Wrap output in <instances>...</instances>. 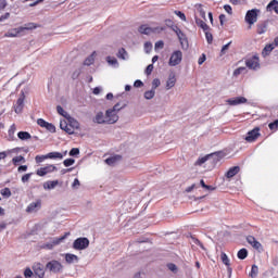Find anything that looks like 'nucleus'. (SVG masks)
Wrapping results in <instances>:
<instances>
[{
    "mask_svg": "<svg viewBox=\"0 0 278 278\" xmlns=\"http://www.w3.org/2000/svg\"><path fill=\"white\" fill-rule=\"evenodd\" d=\"M162 31H166V26L151 28L147 24H143L139 27V34H143L144 36H149L150 34H162Z\"/></svg>",
    "mask_w": 278,
    "mask_h": 278,
    "instance_id": "f257e3e1",
    "label": "nucleus"
},
{
    "mask_svg": "<svg viewBox=\"0 0 278 278\" xmlns=\"http://www.w3.org/2000/svg\"><path fill=\"white\" fill-rule=\"evenodd\" d=\"M184 60V53L180 50H176L172 53L168 65L169 66H179Z\"/></svg>",
    "mask_w": 278,
    "mask_h": 278,
    "instance_id": "f03ea898",
    "label": "nucleus"
},
{
    "mask_svg": "<svg viewBox=\"0 0 278 278\" xmlns=\"http://www.w3.org/2000/svg\"><path fill=\"white\" fill-rule=\"evenodd\" d=\"M90 247V240L88 238H77L73 243V249L76 251H84V249H88Z\"/></svg>",
    "mask_w": 278,
    "mask_h": 278,
    "instance_id": "7ed1b4c3",
    "label": "nucleus"
},
{
    "mask_svg": "<svg viewBox=\"0 0 278 278\" xmlns=\"http://www.w3.org/2000/svg\"><path fill=\"white\" fill-rule=\"evenodd\" d=\"M258 14H260V10H257V9H252L247 12L245 23H248V25H250V28L252 25H255Z\"/></svg>",
    "mask_w": 278,
    "mask_h": 278,
    "instance_id": "20e7f679",
    "label": "nucleus"
},
{
    "mask_svg": "<svg viewBox=\"0 0 278 278\" xmlns=\"http://www.w3.org/2000/svg\"><path fill=\"white\" fill-rule=\"evenodd\" d=\"M46 268L50 270V273L58 274V273H61L64 266L62 265V263H60V261L53 260L47 263Z\"/></svg>",
    "mask_w": 278,
    "mask_h": 278,
    "instance_id": "39448f33",
    "label": "nucleus"
},
{
    "mask_svg": "<svg viewBox=\"0 0 278 278\" xmlns=\"http://www.w3.org/2000/svg\"><path fill=\"white\" fill-rule=\"evenodd\" d=\"M245 66L250 68V71H257L260 68V56L253 55L250 59L245 60Z\"/></svg>",
    "mask_w": 278,
    "mask_h": 278,
    "instance_id": "423d86ee",
    "label": "nucleus"
},
{
    "mask_svg": "<svg viewBox=\"0 0 278 278\" xmlns=\"http://www.w3.org/2000/svg\"><path fill=\"white\" fill-rule=\"evenodd\" d=\"M105 121L106 125H114V123H118V114L114 112V110L109 109L105 112Z\"/></svg>",
    "mask_w": 278,
    "mask_h": 278,
    "instance_id": "0eeeda50",
    "label": "nucleus"
},
{
    "mask_svg": "<svg viewBox=\"0 0 278 278\" xmlns=\"http://www.w3.org/2000/svg\"><path fill=\"white\" fill-rule=\"evenodd\" d=\"M58 170V167L55 165H47L45 167H40L36 170V175L38 177H45L46 175H49V173H55Z\"/></svg>",
    "mask_w": 278,
    "mask_h": 278,
    "instance_id": "6e6552de",
    "label": "nucleus"
},
{
    "mask_svg": "<svg viewBox=\"0 0 278 278\" xmlns=\"http://www.w3.org/2000/svg\"><path fill=\"white\" fill-rule=\"evenodd\" d=\"M173 31H175L180 45L184 47V42L188 43V37H186V34L181 31V28L179 26L174 25L170 27Z\"/></svg>",
    "mask_w": 278,
    "mask_h": 278,
    "instance_id": "1a4fd4ad",
    "label": "nucleus"
},
{
    "mask_svg": "<svg viewBox=\"0 0 278 278\" xmlns=\"http://www.w3.org/2000/svg\"><path fill=\"white\" fill-rule=\"evenodd\" d=\"M210 157H217V161H219L220 160V153L215 152V153L206 154L205 156L199 157L195 161L194 166H203V164H205V162H207V160H210Z\"/></svg>",
    "mask_w": 278,
    "mask_h": 278,
    "instance_id": "9d476101",
    "label": "nucleus"
},
{
    "mask_svg": "<svg viewBox=\"0 0 278 278\" xmlns=\"http://www.w3.org/2000/svg\"><path fill=\"white\" fill-rule=\"evenodd\" d=\"M35 278H45V265L41 263H35L33 265Z\"/></svg>",
    "mask_w": 278,
    "mask_h": 278,
    "instance_id": "9b49d317",
    "label": "nucleus"
},
{
    "mask_svg": "<svg viewBox=\"0 0 278 278\" xmlns=\"http://www.w3.org/2000/svg\"><path fill=\"white\" fill-rule=\"evenodd\" d=\"M260 136H262L260 134V127H255L248 132L245 140H247V142H255V140H257V138H260Z\"/></svg>",
    "mask_w": 278,
    "mask_h": 278,
    "instance_id": "f8f14e48",
    "label": "nucleus"
},
{
    "mask_svg": "<svg viewBox=\"0 0 278 278\" xmlns=\"http://www.w3.org/2000/svg\"><path fill=\"white\" fill-rule=\"evenodd\" d=\"M247 242H248V244H251V247L253 249H255L256 251H258L260 253H261V251H264V247H262V243H260V241H257V239H255V237L248 236Z\"/></svg>",
    "mask_w": 278,
    "mask_h": 278,
    "instance_id": "ddd939ff",
    "label": "nucleus"
},
{
    "mask_svg": "<svg viewBox=\"0 0 278 278\" xmlns=\"http://www.w3.org/2000/svg\"><path fill=\"white\" fill-rule=\"evenodd\" d=\"M23 108H25V92H21V97L17 99L14 110L16 114H21L23 112Z\"/></svg>",
    "mask_w": 278,
    "mask_h": 278,
    "instance_id": "4468645a",
    "label": "nucleus"
},
{
    "mask_svg": "<svg viewBox=\"0 0 278 278\" xmlns=\"http://www.w3.org/2000/svg\"><path fill=\"white\" fill-rule=\"evenodd\" d=\"M40 207H42V200L38 199L35 202H31L27 207H26V212L28 214H31L34 212H38V210H40Z\"/></svg>",
    "mask_w": 278,
    "mask_h": 278,
    "instance_id": "2eb2a0df",
    "label": "nucleus"
},
{
    "mask_svg": "<svg viewBox=\"0 0 278 278\" xmlns=\"http://www.w3.org/2000/svg\"><path fill=\"white\" fill-rule=\"evenodd\" d=\"M17 36H24L23 35V28L17 27V28H12V29H9L5 34H4V37L5 38H17Z\"/></svg>",
    "mask_w": 278,
    "mask_h": 278,
    "instance_id": "dca6fc26",
    "label": "nucleus"
},
{
    "mask_svg": "<svg viewBox=\"0 0 278 278\" xmlns=\"http://www.w3.org/2000/svg\"><path fill=\"white\" fill-rule=\"evenodd\" d=\"M228 105H242V103H247V98L237 97L227 100Z\"/></svg>",
    "mask_w": 278,
    "mask_h": 278,
    "instance_id": "f3484780",
    "label": "nucleus"
},
{
    "mask_svg": "<svg viewBox=\"0 0 278 278\" xmlns=\"http://www.w3.org/2000/svg\"><path fill=\"white\" fill-rule=\"evenodd\" d=\"M220 260H222L223 264L225 266H227V270H228L229 275H231L232 268H231V263L229 261V256H227V253L222 252L220 253Z\"/></svg>",
    "mask_w": 278,
    "mask_h": 278,
    "instance_id": "a211bd4d",
    "label": "nucleus"
},
{
    "mask_svg": "<svg viewBox=\"0 0 278 278\" xmlns=\"http://www.w3.org/2000/svg\"><path fill=\"white\" fill-rule=\"evenodd\" d=\"M238 173H240V166H232L227 170L225 177L226 179H232V177H236Z\"/></svg>",
    "mask_w": 278,
    "mask_h": 278,
    "instance_id": "6ab92c4d",
    "label": "nucleus"
},
{
    "mask_svg": "<svg viewBox=\"0 0 278 278\" xmlns=\"http://www.w3.org/2000/svg\"><path fill=\"white\" fill-rule=\"evenodd\" d=\"M108 119H105V115L103 112L97 113L96 117L93 118V123H97L98 125H108Z\"/></svg>",
    "mask_w": 278,
    "mask_h": 278,
    "instance_id": "aec40b11",
    "label": "nucleus"
},
{
    "mask_svg": "<svg viewBox=\"0 0 278 278\" xmlns=\"http://www.w3.org/2000/svg\"><path fill=\"white\" fill-rule=\"evenodd\" d=\"M38 27H40V25L30 22L25 24L24 26H21V29H23V35H25V31H31L34 29H38Z\"/></svg>",
    "mask_w": 278,
    "mask_h": 278,
    "instance_id": "412c9836",
    "label": "nucleus"
},
{
    "mask_svg": "<svg viewBox=\"0 0 278 278\" xmlns=\"http://www.w3.org/2000/svg\"><path fill=\"white\" fill-rule=\"evenodd\" d=\"M175 84H177V78L175 77V74H170L166 81V90H170V88H175Z\"/></svg>",
    "mask_w": 278,
    "mask_h": 278,
    "instance_id": "4be33fe9",
    "label": "nucleus"
},
{
    "mask_svg": "<svg viewBox=\"0 0 278 278\" xmlns=\"http://www.w3.org/2000/svg\"><path fill=\"white\" fill-rule=\"evenodd\" d=\"M61 129H63V131H65L66 134H68L70 136H73V134H75L74 129L71 127L70 123L66 122H61L60 124Z\"/></svg>",
    "mask_w": 278,
    "mask_h": 278,
    "instance_id": "5701e85b",
    "label": "nucleus"
},
{
    "mask_svg": "<svg viewBox=\"0 0 278 278\" xmlns=\"http://www.w3.org/2000/svg\"><path fill=\"white\" fill-rule=\"evenodd\" d=\"M194 18H195V25H198L200 29H203V31H210V26L205 23V21L198 18L197 16Z\"/></svg>",
    "mask_w": 278,
    "mask_h": 278,
    "instance_id": "b1692460",
    "label": "nucleus"
},
{
    "mask_svg": "<svg viewBox=\"0 0 278 278\" xmlns=\"http://www.w3.org/2000/svg\"><path fill=\"white\" fill-rule=\"evenodd\" d=\"M266 10H267V12H273V10H274V12H275L276 14H278V1H277V0H271V1L267 4Z\"/></svg>",
    "mask_w": 278,
    "mask_h": 278,
    "instance_id": "393cba45",
    "label": "nucleus"
},
{
    "mask_svg": "<svg viewBox=\"0 0 278 278\" xmlns=\"http://www.w3.org/2000/svg\"><path fill=\"white\" fill-rule=\"evenodd\" d=\"M59 184H60V181H58V180H48L43 184V189L45 190H53V188H55Z\"/></svg>",
    "mask_w": 278,
    "mask_h": 278,
    "instance_id": "a878e982",
    "label": "nucleus"
},
{
    "mask_svg": "<svg viewBox=\"0 0 278 278\" xmlns=\"http://www.w3.org/2000/svg\"><path fill=\"white\" fill-rule=\"evenodd\" d=\"M121 160H123V156L121 155H114V156H111L109 159L105 160V163L109 165V166H114L115 163L117 162H121Z\"/></svg>",
    "mask_w": 278,
    "mask_h": 278,
    "instance_id": "bb28decb",
    "label": "nucleus"
},
{
    "mask_svg": "<svg viewBox=\"0 0 278 278\" xmlns=\"http://www.w3.org/2000/svg\"><path fill=\"white\" fill-rule=\"evenodd\" d=\"M65 262L67 264H73V262H79V256L75 254L67 253L65 254Z\"/></svg>",
    "mask_w": 278,
    "mask_h": 278,
    "instance_id": "cd10ccee",
    "label": "nucleus"
},
{
    "mask_svg": "<svg viewBox=\"0 0 278 278\" xmlns=\"http://www.w3.org/2000/svg\"><path fill=\"white\" fill-rule=\"evenodd\" d=\"M67 124H70V127L72 129H79V122H77V119L71 117V115L67 117Z\"/></svg>",
    "mask_w": 278,
    "mask_h": 278,
    "instance_id": "c85d7f7f",
    "label": "nucleus"
},
{
    "mask_svg": "<svg viewBox=\"0 0 278 278\" xmlns=\"http://www.w3.org/2000/svg\"><path fill=\"white\" fill-rule=\"evenodd\" d=\"M267 27H268V24H266V22L257 24V26H256V34H260V35L266 34Z\"/></svg>",
    "mask_w": 278,
    "mask_h": 278,
    "instance_id": "c756f323",
    "label": "nucleus"
},
{
    "mask_svg": "<svg viewBox=\"0 0 278 278\" xmlns=\"http://www.w3.org/2000/svg\"><path fill=\"white\" fill-rule=\"evenodd\" d=\"M48 160H62L64 155L60 152H50L47 154Z\"/></svg>",
    "mask_w": 278,
    "mask_h": 278,
    "instance_id": "7c9ffc66",
    "label": "nucleus"
},
{
    "mask_svg": "<svg viewBox=\"0 0 278 278\" xmlns=\"http://www.w3.org/2000/svg\"><path fill=\"white\" fill-rule=\"evenodd\" d=\"M237 257L238 260H247V257H249V251L244 248L239 250L237 253Z\"/></svg>",
    "mask_w": 278,
    "mask_h": 278,
    "instance_id": "2f4dec72",
    "label": "nucleus"
},
{
    "mask_svg": "<svg viewBox=\"0 0 278 278\" xmlns=\"http://www.w3.org/2000/svg\"><path fill=\"white\" fill-rule=\"evenodd\" d=\"M17 138H20V140H31V134L27 131H20L17 132Z\"/></svg>",
    "mask_w": 278,
    "mask_h": 278,
    "instance_id": "473e14b6",
    "label": "nucleus"
},
{
    "mask_svg": "<svg viewBox=\"0 0 278 278\" xmlns=\"http://www.w3.org/2000/svg\"><path fill=\"white\" fill-rule=\"evenodd\" d=\"M260 273V267L257 265H252L251 271H250V277L251 278H256Z\"/></svg>",
    "mask_w": 278,
    "mask_h": 278,
    "instance_id": "72a5a7b5",
    "label": "nucleus"
},
{
    "mask_svg": "<svg viewBox=\"0 0 278 278\" xmlns=\"http://www.w3.org/2000/svg\"><path fill=\"white\" fill-rule=\"evenodd\" d=\"M21 162L25 163V157L23 155H18L12 159V163L14 164V166H18Z\"/></svg>",
    "mask_w": 278,
    "mask_h": 278,
    "instance_id": "f704fd0d",
    "label": "nucleus"
},
{
    "mask_svg": "<svg viewBox=\"0 0 278 278\" xmlns=\"http://www.w3.org/2000/svg\"><path fill=\"white\" fill-rule=\"evenodd\" d=\"M275 47H277L275 46V42L266 45L263 50V53H265V55H268V53H270L275 49Z\"/></svg>",
    "mask_w": 278,
    "mask_h": 278,
    "instance_id": "c9c22d12",
    "label": "nucleus"
},
{
    "mask_svg": "<svg viewBox=\"0 0 278 278\" xmlns=\"http://www.w3.org/2000/svg\"><path fill=\"white\" fill-rule=\"evenodd\" d=\"M9 138H12L14 140V134H16V124H12L9 128Z\"/></svg>",
    "mask_w": 278,
    "mask_h": 278,
    "instance_id": "e433bc0d",
    "label": "nucleus"
},
{
    "mask_svg": "<svg viewBox=\"0 0 278 278\" xmlns=\"http://www.w3.org/2000/svg\"><path fill=\"white\" fill-rule=\"evenodd\" d=\"M56 112L58 114H60L61 116H63L64 118H68L71 115H68V113L66 111H64V109L60 105L56 106Z\"/></svg>",
    "mask_w": 278,
    "mask_h": 278,
    "instance_id": "4c0bfd02",
    "label": "nucleus"
},
{
    "mask_svg": "<svg viewBox=\"0 0 278 278\" xmlns=\"http://www.w3.org/2000/svg\"><path fill=\"white\" fill-rule=\"evenodd\" d=\"M204 34L208 45H212V42H214V36L212 35V33H210V30H204Z\"/></svg>",
    "mask_w": 278,
    "mask_h": 278,
    "instance_id": "58836bf2",
    "label": "nucleus"
},
{
    "mask_svg": "<svg viewBox=\"0 0 278 278\" xmlns=\"http://www.w3.org/2000/svg\"><path fill=\"white\" fill-rule=\"evenodd\" d=\"M197 11L199 12L201 18H203L204 21H207L206 16H205V10H203V5L199 4Z\"/></svg>",
    "mask_w": 278,
    "mask_h": 278,
    "instance_id": "ea45409f",
    "label": "nucleus"
},
{
    "mask_svg": "<svg viewBox=\"0 0 278 278\" xmlns=\"http://www.w3.org/2000/svg\"><path fill=\"white\" fill-rule=\"evenodd\" d=\"M85 66H91V64H94V54L88 56L85 62H84Z\"/></svg>",
    "mask_w": 278,
    "mask_h": 278,
    "instance_id": "a19ab883",
    "label": "nucleus"
},
{
    "mask_svg": "<svg viewBox=\"0 0 278 278\" xmlns=\"http://www.w3.org/2000/svg\"><path fill=\"white\" fill-rule=\"evenodd\" d=\"M153 97H155L154 89L144 92V99L151 100V99H153Z\"/></svg>",
    "mask_w": 278,
    "mask_h": 278,
    "instance_id": "79ce46f5",
    "label": "nucleus"
},
{
    "mask_svg": "<svg viewBox=\"0 0 278 278\" xmlns=\"http://www.w3.org/2000/svg\"><path fill=\"white\" fill-rule=\"evenodd\" d=\"M45 160H49L47 154L46 155H37L35 157V162L36 164H42V162H45Z\"/></svg>",
    "mask_w": 278,
    "mask_h": 278,
    "instance_id": "37998d69",
    "label": "nucleus"
},
{
    "mask_svg": "<svg viewBox=\"0 0 278 278\" xmlns=\"http://www.w3.org/2000/svg\"><path fill=\"white\" fill-rule=\"evenodd\" d=\"M270 131H277L278 129V119H275L273 123H269L268 125Z\"/></svg>",
    "mask_w": 278,
    "mask_h": 278,
    "instance_id": "c03bdc74",
    "label": "nucleus"
},
{
    "mask_svg": "<svg viewBox=\"0 0 278 278\" xmlns=\"http://www.w3.org/2000/svg\"><path fill=\"white\" fill-rule=\"evenodd\" d=\"M1 194L2 197H7V199H9V197H12V191L10 190V188H4L1 190Z\"/></svg>",
    "mask_w": 278,
    "mask_h": 278,
    "instance_id": "a18cd8bd",
    "label": "nucleus"
},
{
    "mask_svg": "<svg viewBox=\"0 0 278 278\" xmlns=\"http://www.w3.org/2000/svg\"><path fill=\"white\" fill-rule=\"evenodd\" d=\"M67 236H71L70 232H66L64 236H62L61 238H58L53 241V244L56 245V244H60V242H62L63 240H66Z\"/></svg>",
    "mask_w": 278,
    "mask_h": 278,
    "instance_id": "49530a36",
    "label": "nucleus"
},
{
    "mask_svg": "<svg viewBox=\"0 0 278 278\" xmlns=\"http://www.w3.org/2000/svg\"><path fill=\"white\" fill-rule=\"evenodd\" d=\"M46 129L48 131H50V134H55V125L51 124L48 122V124H46Z\"/></svg>",
    "mask_w": 278,
    "mask_h": 278,
    "instance_id": "de8ad7c7",
    "label": "nucleus"
},
{
    "mask_svg": "<svg viewBox=\"0 0 278 278\" xmlns=\"http://www.w3.org/2000/svg\"><path fill=\"white\" fill-rule=\"evenodd\" d=\"M244 71H247V67H239V68L235 70L233 77H238L239 75H242V73H244Z\"/></svg>",
    "mask_w": 278,
    "mask_h": 278,
    "instance_id": "09e8293b",
    "label": "nucleus"
},
{
    "mask_svg": "<svg viewBox=\"0 0 278 278\" xmlns=\"http://www.w3.org/2000/svg\"><path fill=\"white\" fill-rule=\"evenodd\" d=\"M152 49H153V45L151 43V41H147L144 43V51H146V53H151Z\"/></svg>",
    "mask_w": 278,
    "mask_h": 278,
    "instance_id": "8fccbe9b",
    "label": "nucleus"
},
{
    "mask_svg": "<svg viewBox=\"0 0 278 278\" xmlns=\"http://www.w3.org/2000/svg\"><path fill=\"white\" fill-rule=\"evenodd\" d=\"M64 166L68 167V166H73V164H75V159H66L63 161Z\"/></svg>",
    "mask_w": 278,
    "mask_h": 278,
    "instance_id": "3c124183",
    "label": "nucleus"
},
{
    "mask_svg": "<svg viewBox=\"0 0 278 278\" xmlns=\"http://www.w3.org/2000/svg\"><path fill=\"white\" fill-rule=\"evenodd\" d=\"M229 47H231V41H229L228 43H226L225 46H223L220 54L225 55V53H227V51L229 50Z\"/></svg>",
    "mask_w": 278,
    "mask_h": 278,
    "instance_id": "603ef678",
    "label": "nucleus"
},
{
    "mask_svg": "<svg viewBox=\"0 0 278 278\" xmlns=\"http://www.w3.org/2000/svg\"><path fill=\"white\" fill-rule=\"evenodd\" d=\"M48 123L49 122L45 121L43 118L37 119V125H39V127H43L45 129L47 128Z\"/></svg>",
    "mask_w": 278,
    "mask_h": 278,
    "instance_id": "864d4df0",
    "label": "nucleus"
},
{
    "mask_svg": "<svg viewBox=\"0 0 278 278\" xmlns=\"http://www.w3.org/2000/svg\"><path fill=\"white\" fill-rule=\"evenodd\" d=\"M126 55H127V51L125 50V48H121L118 51V58H121L122 60H125Z\"/></svg>",
    "mask_w": 278,
    "mask_h": 278,
    "instance_id": "5fc2aeb1",
    "label": "nucleus"
},
{
    "mask_svg": "<svg viewBox=\"0 0 278 278\" xmlns=\"http://www.w3.org/2000/svg\"><path fill=\"white\" fill-rule=\"evenodd\" d=\"M34 276V271H31V268H26L25 270H24V277L25 278H29V277H33Z\"/></svg>",
    "mask_w": 278,
    "mask_h": 278,
    "instance_id": "6e6d98bb",
    "label": "nucleus"
},
{
    "mask_svg": "<svg viewBox=\"0 0 278 278\" xmlns=\"http://www.w3.org/2000/svg\"><path fill=\"white\" fill-rule=\"evenodd\" d=\"M174 14H176V16L180 17V21H185L186 22V14L181 11H174Z\"/></svg>",
    "mask_w": 278,
    "mask_h": 278,
    "instance_id": "4d7b16f0",
    "label": "nucleus"
},
{
    "mask_svg": "<svg viewBox=\"0 0 278 278\" xmlns=\"http://www.w3.org/2000/svg\"><path fill=\"white\" fill-rule=\"evenodd\" d=\"M31 173L29 174H25L23 177H22V181L23 184H27V181H29V179H31Z\"/></svg>",
    "mask_w": 278,
    "mask_h": 278,
    "instance_id": "13d9d810",
    "label": "nucleus"
},
{
    "mask_svg": "<svg viewBox=\"0 0 278 278\" xmlns=\"http://www.w3.org/2000/svg\"><path fill=\"white\" fill-rule=\"evenodd\" d=\"M224 10L227 12V14H233V9L229 4L224 5Z\"/></svg>",
    "mask_w": 278,
    "mask_h": 278,
    "instance_id": "bf43d9fd",
    "label": "nucleus"
},
{
    "mask_svg": "<svg viewBox=\"0 0 278 278\" xmlns=\"http://www.w3.org/2000/svg\"><path fill=\"white\" fill-rule=\"evenodd\" d=\"M111 110H113L116 114L123 110V106H121V103H116Z\"/></svg>",
    "mask_w": 278,
    "mask_h": 278,
    "instance_id": "052dcab7",
    "label": "nucleus"
},
{
    "mask_svg": "<svg viewBox=\"0 0 278 278\" xmlns=\"http://www.w3.org/2000/svg\"><path fill=\"white\" fill-rule=\"evenodd\" d=\"M154 49H164V41L159 40L154 45Z\"/></svg>",
    "mask_w": 278,
    "mask_h": 278,
    "instance_id": "680f3d73",
    "label": "nucleus"
},
{
    "mask_svg": "<svg viewBox=\"0 0 278 278\" xmlns=\"http://www.w3.org/2000/svg\"><path fill=\"white\" fill-rule=\"evenodd\" d=\"M70 155H71V156L79 155V148H73V149L70 151Z\"/></svg>",
    "mask_w": 278,
    "mask_h": 278,
    "instance_id": "e2e57ef3",
    "label": "nucleus"
},
{
    "mask_svg": "<svg viewBox=\"0 0 278 278\" xmlns=\"http://www.w3.org/2000/svg\"><path fill=\"white\" fill-rule=\"evenodd\" d=\"M153 73V64H150L146 68V75H151Z\"/></svg>",
    "mask_w": 278,
    "mask_h": 278,
    "instance_id": "0e129e2a",
    "label": "nucleus"
},
{
    "mask_svg": "<svg viewBox=\"0 0 278 278\" xmlns=\"http://www.w3.org/2000/svg\"><path fill=\"white\" fill-rule=\"evenodd\" d=\"M205 60H207V58L205 56V54H202L198 60V64L201 66V64H203Z\"/></svg>",
    "mask_w": 278,
    "mask_h": 278,
    "instance_id": "69168bd1",
    "label": "nucleus"
},
{
    "mask_svg": "<svg viewBox=\"0 0 278 278\" xmlns=\"http://www.w3.org/2000/svg\"><path fill=\"white\" fill-rule=\"evenodd\" d=\"M135 88H142V86H144V83H142V80H136L134 83Z\"/></svg>",
    "mask_w": 278,
    "mask_h": 278,
    "instance_id": "338daca9",
    "label": "nucleus"
},
{
    "mask_svg": "<svg viewBox=\"0 0 278 278\" xmlns=\"http://www.w3.org/2000/svg\"><path fill=\"white\" fill-rule=\"evenodd\" d=\"M109 64H118V61L115 58L108 56Z\"/></svg>",
    "mask_w": 278,
    "mask_h": 278,
    "instance_id": "774afa93",
    "label": "nucleus"
}]
</instances>
